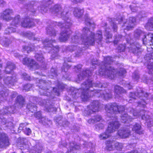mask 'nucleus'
Returning a JSON list of instances; mask_svg holds the SVG:
<instances>
[{"mask_svg": "<svg viewBox=\"0 0 153 153\" xmlns=\"http://www.w3.org/2000/svg\"><path fill=\"white\" fill-rule=\"evenodd\" d=\"M15 107L12 106L10 107H5L0 111V115H4L15 112Z\"/></svg>", "mask_w": 153, "mask_h": 153, "instance_id": "nucleus-25", "label": "nucleus"}, {"mask_svg": "<svg viewBox=\"0 0 153 153\" xmlns=\"http://www.w3.org/2000/svg\"><path fill=\"white\" fill-rule=\"evenodd\" d=\"M99 102L98 101H93L91 105L87 107V110L85 111L86 115H89L99 110Z\"/></svg>", "mask_w": 153, "mask_h": 153, "instance_id": "nucleus-13", "label": "nucleus"}, {"mask_svg": "<svg viewBox=\"0 0 153 153\" xmlns=\"http://www.w3.org/2000/svg\"><path fill=\"white\" fill-rule=\"evenodd\" d=\"M8 137L4 132L0 133V148H3L9 145Z\"/></svg>", "mask_w": 153, "mask_h": 153, "instance_id": "nucleus-18", "label": "nucleus"}, {"mask_svg": "<svg viewBox=\"0 0 153 153\" xmlns=\"http://www.w3.org/2000/svg\"><path fill=\"white\" fill-rule=\"evenodd\" d=\"M32 86V85L30 84L25 85L23 87V90L28 91Z\"/></svg>", "mask_w": 153, "mask_h": 153, "instance_id": "nucleus-58", "label": "nucleus"}, {"mask_svg": "<svg viewBox=\"0 0 153 153\" xmlns=\"http://www.w3.org/2000/svg\"><path fill=\"white\" fill-rule=\"evenodd\" d=\"M104 127V125L103 123H100L95 125V128L97 130L102 129Z\"/></svg>", "mask_w": 153, "mask_h": 153, "instance_id": "nucleus-59", "label": "nucleus"}, {"mask_svg": "<svg viewBox=\"0 0 153 153\" xmlns=\"http://www.w3.org/2000/svg\"><path fill=\"white\" fill-rule=\"evenodd\" d=\"M45 110L48 111H56V108L53 107L52 104H49V103L47 102L45 105Z\"/></svg>", "mask_w": 153, "mask_h": 153, "instance_id": "nucleus-46", "label": "nucleus"}, {"mask_svg": "<svg viewBox=\"0 0 153 153\" xmlns=\"http://www.w3.org/2000/svg\"><path fill=\"white\" fill-rule=\"evenodd\" d=\"M105 35L107 39H109L111 37L112 35L109 33V29H108L107 28H106L105 29Z\"/></svg>", "mask_w": 153, "mask_h": 153, "instance_id": "nucleus-55", "label": "nucleus"}, {"mask_svg": "<svg viewBox=\"0 0 153 153\" xmlns=\"http://www.w3.org/2000/svg\"><path fill=\"white\" fill-rule=\"evenodd\" d=\"M26 36L30 39H32L34 41L37 40V38H35V34L30 32H27L24 34Z\"/></svg>", "mask_w": 153, "mask_h": 153, "instance_id": "nucleus-48", "label": "nucleus"}, {"mask_svg": "<svg viewBox=\"0 0 153 153\" xmlns=\"http://www.w3.org/2000/svg\"><path fill=\"white\" fill-rule=\"evenodd\" d=\"M0 42L1 45L5 47H8L11 43L10 40L6 38L3 39L1 40Z\"/></svg>", "mask_w": 153, "mask_h": 153, "instance_id": "nucleus-50", "label": "nucleus"}, {"mask_svg": "<svg viewBox=\"0 0 153 153\" xmlns=\"http://www.w3.org/2000/svg\"><path fill=\"white\" fill-rule=\"evenodd\" d=\"M57 75V70L55 68H52L51 70L49 76L52 78L54 77H56Z\"/></svg>", "mask_w": 153, "mask_h": 153, "instance_id": "nucleus-51", "label": "nucleus"}, {"mask_svg": "<svg viewBox=\"0 0 153 153\" xmlns=\"http://www.w3.org/2000/svg\"><path fill=\"white\" fill-rule=\"evenodd\" d=\"M82 66V65L81 64H79L75 66L74 68L76 72H78L80 70Z\"/></svg>", "mask_w": 153, "mask_h": 153, "instance_id": "nucleus-61", "label": "nucleus"}, {"mask_svg": "<svg viewBox=\"0 0 153 153\" xmlns=\"http://www.w3.org/2000/svg\"><path fill=\"white\" fill-rule=\"evenodd\" d=\"M92 74V71L86 69L83 70L78 75L76 82H79L84 79H88V80L81 85V87L79 89H77L73 87L70 89L69 93L74 99H76L80 97L83 100L86 101L91 96V94L95 93V91L93 88V87L101 88H105L108 86L107 83H101L100 82L97 81L95 83L92 82V80L89 79Z\"/></svg>", "mask_w": 153, "mask_h": 153, "instance_id": "nucleus-2", "label": "nucleus"}, {"mask_svg": "<svg viewBox=\"0 0 153 153\" xmlns=\"http://www.w3.org/2000/svg\"><path fill=\"white\" fill-rule=\"evenodd\" d=\"M55 42V40L47 38L43 42L45 47L50 50L49 52L51 53V56L52 59L57 58L59 47L57 46H54L52 44L53 43Z\"/></svg>", "mask_w": 153, "mask_h": 153, "instance_id": "nucleus-9", "label": "nucleus"}, {"mask_svg": "<svg viewBox=\"0 0 153 153\" xmlns=\"http://www.w3.org/2000/svg\"><path fill=\"white\" fill-rule=\"evenodd\" d=\"M126 40L127 42L126 44H120L118 47L117 49L119 51L121 52L124 51L126 49L128 48L129 51V48H130V35H126Z\"/></svg>", "mask_w": 153, "mask_h": 153, "instance_id": "nucleus-21", "label": "nucleus"}, {"mask_svg": "<svg viewBox=\"0 0 153 153\" xmlns=\"http://www.w3.org/2000/svg\"><path fill=\"white\" fill-rule=\"evenodd\" d=\"M50 11L55 16L59 17L60 16L64 20V23L54 22L53 24L56 26L57 25L63 30L60 33L59 39L61 42H65L68 39L72 33L69 28L72 23L68 16L70 13H69L67 11V7L62 9V6L59 4L55 5L52 9L50 10Z\"/></svg>", "mask_w": 153, "mask_h": 153, "instance_id": "nucleus-3", "label": "nucleus"}, {"mask_svg": "<svg viewBox=\"0 0 153 153\" xmlns=\"http://www.w3.org/2000/svg\"><path fill=\"white\" fill-rule=\"evenodd\" d=\"M22 63L24 65H27L30 68L34 70L38 69V64L32 59L25 57L23 59Z\"/></svg>", "mask_w": 153, "mask_h": 153, "instance_id": "nucleus-17", "label": "nucleus"}, {"mask_svg": "<svg viewBox=\"0 0 153 153\" xmlns=\"http://www.w3.org/2000/svg\"><path fill=\"white\" fill-rule=\"evenodd\" d=\"M130 8L132 12H136L137 10V7L134 6L132 7L131 5L130 6Z\"/></svg>", "mask_w": 153, "mask_h": 153, "instance_id": "nucleus-64", "label": "nucleus"}, {"mask_svg": "<svg viewBox=\"0 0 153 153\" xmlns=\"http://www.w3.org/2000/svg\"><path fill=\"white\" fill-rule=\"evenodd\" d=\"M115 142L113 140H108L106 143V149L109 151H112L114 149V147L113 145H114Z\"/></svg>", "mask_w": 153, "mask_h": 153, "instance_id": "nucleus-38", "label": "nucleus"}, {"mask_svg": "<svg viewBox=\"0 0 153 153\" xmlns=\"http://www.w3.org/2000/svg\"><path fill=\"white\" fill-rule=\"evenodd\" d=\"M144 33L139 29H137L135 31L134 36L136 38L138 39L139 37L142 36L143 37Z\"/></svg>", "mask_w": 153, "mask_h": 153, "instance_id": "nucleus-49", "label": "nucleus"}, {"mask_svg": "<svg viewBox=\"0 0 153 153\" xmlns=\"http://www.w3.org/2000/svg\"><path fill=\"white\" fill-rule=\"evenodd\" d=\"M71 59L70 58H65L64 59V63L63 64L62 67V72H66L68 69L70 68V66L69 65L67 64V62H71Z\"/></svg>", "mask_w": 153, "mask_h": 153, "instance_id": "nucleus-33", "label": "nucleus"}, {"mask_svg": "<svg viewBox=\"0 0 153 153\" xmlns=\"http://www.w3.org/2000/svg\"><path fill=\"white\" fill-rule=\"evenodd\" d=\"M147 50H150L151 52L146 54L145 57V59L148 62V68L150 70H153V51L152 48L147 47Z\"/></svg>", "mask_w": 153, "mask_h": 153, "instance_id": "nucleus-15", "label": "nucleus"}, {"mask_svg": "<svg viewBox=\"0 0 153 153\" xmlns=\"http://www.w3.org/2000/svg\"><path fill=\"white\" fill-rule=\"evenodd\" d=\"M22 78L25 80H30V76L25 73H22Z\"/></svg>", "mask_w": 153, "mask_h": 153, "instance_id": "nucleus-56", "label": "nucleus"}, {"mask_svg": "<svg viewBox=\"0 0 153 153\" xmlns=\"http://www.w3.org/2000/svg\"><path fill=\"white\" fill-rule=\"evenodd\" d=\"M23 131L27 135H29L31 133V130L29 128H25Z\"/></svg>", "mask_w": 153, "mask_h": 153, "instance_id": "nucleus-63", "label": "nucleus"}, {"mask_svg": "<svg viewBox=\"0 0 153 153\" xmlns=\"http://www.w3.org/2000/svg\"><path fill=\"white\" fill-rule=\"evenodd\" d=\"M117 106H118V107H119V106H122V107H123V108H120V109H119L118 108V109L117 110V114H118V113H122L125 111V108L124 106L121 105H119L117 104Z\"/></svg>", "mask_w": 153, "mask_h": 153, "instance_id": "nucleus-57", "label": "nucleus"}, {"mask_svg": "<svg viewBox=\"0 0 153 153\" xmlns=\"http://www.w3.org/2000/svg\"><path fill=\"white\" fill-rule=\"evenodd\" d=\"M53 0H43L42 3V7H41V10H43V13H45L48 10L47 7L49 5L52 4Z\"/></svg>", "mask_w": 153, "mask_h": 153, "instance_id": "nucleus-26", "label": "nucleus"}, {"mask_svg": "<svg viewBox=\"0 0 153 153\" xmlns=\"http://www.w3.org/2000/svg\"><path fill=\"white\" fill-rule=\"evenodd\" d=\"M123 147V144L122 143L118 142H115L114 147H115L117 150H121Z\"/></svg>", "mask_w": 153, "mask_h": 153, "instance_id": "nucleus-53", "label": "nucleus"}, {"mask_svg": "<svg viewBox=\"0 0 153 153\" xmlns=\"http://www.w3.org/2000/svg\"><path fill=\"white\" fill-rule=\"evenodd\" d=\"M132 130L135 133L139 134H143V131L139 123H136L134 124L132 128Z\"/></svg>", "mask_w": 153, "mask_h": 153, "instance_id": "nucleus-34", "label": "nucleus"}, {"mask_svg": "<svg viewBox=\"0 0 153 153\" xmlns=\"http://www.w3.org/2000/svg\"><path fill=\"white\" fill-rule=\"evenodd\" d=\"M113 61L112 57L108 56L105 58L104 62L100 64V68L96 74L110 79H114L116 75L119 76H123L126 73L124 68H120L119 69L115 70L111 67V64Z\"/></svg>", "mask_w": 153, "mask_h": 153, "instance_id": "nucleus-4", "label": "nucleus"}, {"mask_svg": "<svg viewBox=\"0 0 153 153\" xmlns=\"http://www.w3.org/2000/svg\"><path fill=\"white\" fill-rule=\"evenodd\" d=\"M85 23L87 26H89L90 28L91 27L93 28L95 27V25L94 22L91 19H90L89 17H87L85 20Z\"/></svg>", "mask_w": 153, "mask_h": 153, "instance_id": "nucleus-45", "label": "nucleus"}, {"mask_svg": "<svg viewBox=\"0 0 153 153\" xmlns=\"http://www.w3.org/2000/svg\"><path fill=\"white\" fill-rule=\"evenodd\" d=\"M8 90L4 88H0V101L5 100L8 95Z\"/></svg>", "mask_w": 153, "mask_h": 153, "instance_id": "nucleus-29", "label": "nucleus"}, {"mask_svg": "<svg viewBox=\"0 0 153 153\" xmlns=\"http://www.w3.org/2000/svg\"><path fill=\"white\" fill-rule=\"evenodd\" d=\"M117 21L120 23L123 22V25L122 26L123 29L129 30L133 27L136 23V19L134 17H130L125 22L124 18L119 16Z\"/></svg>", "mask_w": 153, "mask_h": 153, "instance_id": "nucleus-10", "label": "nucleus"}, {"mask_svg": "<svg viewBox=\"0 0 153 153\" xmlns=\"http://www.w3.org/2000/svg\"><path fill=\"white\" fill-rule=\"evenodd\" d=\"M145 27L147 30H153V18H151L149 19L148 22L145 25Z\"/></svg>", "mask_w": 153, "mask_h": 153, "instance_id": "nucleus-39", "label": "nucleus"}, {"mask_svg": "<svg viewBox=\"0 0 153 153\" xmlns=\"http://www.w3.org/2000/svg\"><path fill=\"white\" fill-rule=\"evenodd\" d=\"M51 82H46L45 81L43 80H39V84H42V85H39V91L41 95H45L47 96H49L51 95L53 93H54L55 95L59 96V95L60 91L61 90L65 88L64 85L58 81H56V85L58 88H54L51 87H47L50 85Z\"/></svg>", "mask_w": 153, "mask_h": 153, "instance_id": "nucleus-6", "label": "nucleus"}, {"mask_svg": "<svg viewBox=\"0 0 153 153\" xmlns=\"http://www.w3.org/2000/svg\"><path fill=\"white\" fill-rule=\"evenodd\" d=\"M114 91L117 97H120V94L126 92L125 90L123 88L117 85L115 86Z\"/></svg>", "mask_w": 153, "mask_h": 153, "instance_id": "nucleus-32", "label": "nucleus"}, {"mask_svg": "<svg viewBox=\"0 0 153 153\" xmlns=\"http://www.w3.org/2000/svg\"><path fill=\"white\" fill-rule=\"evenodd\" d=\"M80 148V146L76 144L75 143H71L69 144V149L70 150H68L66 153H75L74 150H78ZM77 152H76V153H78Z\"/></svg>", "mask_w": 153, "mask_h": 153, "instance_id": "nucleus-28", "label": "nucleus"}, {"mask_svg": "<svg viewBox=\"0 0 153 153\" xmlns=\"http://www.w3.org/2000/svg\"><path fill=\"white\" fill-rule=\"evenodd\" d=\"M132 77L135 83H137L138 82H143L148 84L149 83L152 84L153 82V80H152L151 79L150 80L148 79L146 75L143 76L141 79L140 77L139 73L137 71H135L132 74Z\"/></svg>", "mask_w": 153, "mask_h": 153, "instance_id": "nucleus-14", "label": "nucleus"}, {"mask_svg": "<svg viewBox=\"0 0 153 153\" xmlns=\"http://www.w3.org/2000/svg\"><path fill=\"white\" fill-rule=\"evenodd\" d=\"M0 122H1L2 124L5 125L7 127H11L13 126V118H9L7 120L3 115H0Z\"/></svg>", "mask_w": 153, "mask_h": 153, "instance_id": "nucleus-23", "label": "nucleus"}, {"mask_svg": "<svg viewBox=\"0 0 153 153\" xmlns=\"http://www.w3.org/2000/svg\"><path fill=\"white\" fill-rule=\"evenodd\" d=\"M21 25L24 27L30 28L32 26V24L29 19L26 18L22 22Z\"/></svg>", "mask_w": 153, "mask_h": 153, "instance_id": "nucleus-40", "label": "nucleus"}, {"mask_svg": "<svg viewBox=\"0 0 153 153\" xmlns=\"http://www.w3.org/2000/svg\"><path fill=\"white\" fill-rule=\"evenodd\" d=\"M116 24L117 23L115 22V23L113 22L112 23V25L113 26L112 28L114 32H117V26Z\"/></svg>", "mask_w": 153, "mask_h": 153, "instance_id": "nucleus-62", "label": "nucleus"}, {"mask_svg": "<svg viewBox=\"0 0 153 153\" xmlns=\"http://www.w3.org/2000/svg\"><path fill=\"white\" fill-rule=\"evenodd\" d=\"M46 32L48 34L51 36H55L56 31L51 26L48 27L46 29Z\"/></svg>", "mask_w": 153, "mask_h": 153, "instance_id": "nucleus-44", "label": "nucleus"}, {"mask_svg": "<svg viewBox=\"0 0 153 153\" xmlns=\"http://www.w3.org/2000/svg\"><path fill=\"white\" fill-rule=\"evenodd\" d=\"M3 78V81L4 84L7 85H13V83L17 81L16 78L14 75H13L12 76H4L3 77V76L1 74V71L0 70V87H2L3 85L1 82V79Z\"/></svg>", "mask_w": 153, "mask_h": 153, "instance_id": "nucleus-12", "label": "nucleus"}, {"mask_svg": "<svg viewBox=\"0 0 153 153\" xmlns=\"http://www.w3.org/2000/svg\"><path fill=\"white\" fill-rule=\"evenodd\" d=\"M130 48H129V51L132 52L134 53H136L139 52L141 46L137 42L133 43L132 42V40L131 38H129Z\"/></svg>", "mask_w": 153, "mask_h": 153, "instance_id": "nucleus-20", "label": "nucleus"}, {"mask_svg": "<svg viewBox=\"0 0 153 153\" xmlns=\"http://www.w3.org/2000/svg\"><path fill=\"white\" fill-rule=\"evenodd\" d=\"M143 44L145 45H151L153 44V33H149L146 36L145 34L142 38Z\"/></svg>", "mask_w": 153, "mask_h": 153, "instance_id": "nucleus-19", "label": "nucleus"}, {"mask_svg": "<svg viewBox=\"0 0 153 153\" xmlns=\"http://www.w3.org/2000/svg\"><path fill=\"white\" fill-rule=\"evenodd\" d=\"M118 135L121 138H125L128 137L130 134L129 129L128 128H123L119 130L117 132Z\"/></svg>", "mask_w": 153, "mask_h": 153, "instance_id": "nucleus-24", "label": "nucleus"}, {"mask_svg": "<svg viewBox=\"0 0 153 153\" xmlns=\"http://www.w3.org/2000/svg\"><path fill=\"white\" fill-rule=\"evenodd\" d=\"M121 121L123 123H128L132 121V118L126 113L122 114L121 116Z\"/></svg>", "mask_w": 153, "mask_h": 153, "instance_id": "nucleus-30", "label": "nucleus"}, {"mask_svg": "<svg viewBox=\"0 0 153 153\" xmlns=\"http://www.w3.org/2000/svg\"><path fill=\"white\" fill-rule=\"evenodd\" d=\"M20 22V16L18 15L15 17L13 19L11 24V25L12 26L16 27L19 25Z\"/></svg>", "mask_w": 153, "mask_h": 153, "instance_id": "nucleus-43", "label": "nucleus"}, {"mask_svg": "<svg viewBox=\"0 0 153 153\" xmlns=\"http://www.w3.org/2000/svg\"><path fill=\"white\" fill-rule=\"evenodd\" d=\"M102 120V117L99 115H94L91 118L89 119L88 123L90 124H93Z\"/></svg>", "mask_w": 153, "mask_h": 153, "instance_id": "nucleus-31", "label": "nucleus"}, {"mask_svg": "<svg viewBox=\"0 0 153 153\" xmlns=\"http://www.w3.org/2000/svg\"><path fill=\"white\" fill-rule=\"evenodd\" d=\"M130 98L128 100L127 99V101L129 103H132V100H135L137 97L139 98L141 100V101H139L138 104V107H142L145 108L146 104V102L145 101L146 99H149L153 98V97L150 94H148L146 92H145L143 88H141L138 87L137 88L136 91L134 92H131L129 95Z\"/></svg>", "mask_w": 153, "mask_h": 153, "instance_id": "nucleus-7", "label": "nucleus"}, {"mask_svg": "<svg viewBox=\"0 0 153 153\" xmlns=\"http://www.w3.org/2000/svg\"><path fill=\"white\" fill-rule=\"evenodd\" d=\"M27 125L28 124L26 123H22L20 124L19 128L18 131L20 132L22 130L23 131L25 130V128H27L26 127H25V126Z\"/></svg>", "mask_w": 153, "mask_h": 153, "instance_id": "nucleus-54", "label": "nucleus"}, {"mask_svg": "<svg viewBox=\"0 0 153 153\" xmlns=\"http://www.w3.org/2000/svg\"><path fill=\"white\" fill-rule=\"evenodd\" d=\"M13 12V11L12 10L9 9H6L1 14V17L4 20L9 21L12 19L11 16Z\"/></svg>", "mask_w": 153, "mask_h": 153, "instance_id": "nucleus-22", "label": "nucleus"}, {"mask_svg": "<svg viewBox=\"0 0 153 153\" xmlns=\"http://www.w3.org/2000/svg\"><path fill=\"white\" fill-rule=\"evenodd\" d=\"M39 67L40 68L43 69H45L46 68V64L44 62V58L42 54L39 55Z\"/></svg>", "mask_w": 153, "mask_h": 153, "instance_id": "nucleus-41", "label": "nucleus"}, {"mask_svg": "<svg viewBox=\"0 0 153 153\" xmlns=\"http://www.w3.org/2000/svg\"><path fill=\"white\" fill-rule=\"evenodd\" d=\"M27 141L26 138H21L19 140L17 144V147L19 149H20L22 153L26 152L29 148V146L27 144Z\"/></svg>", "mask_w": 153, "mask_h": 153, "instance_id": "nucleus-16", "label": "nucleus"}, {"mask_svg": "<svg viewBox=\"0 0 153 153\" xmlns=\"http://www.w3.org/2000/svg\"><path fill=\"white\" fill-rule=\"evenodd\" d=\"M16 30L15 28L10 27L6 29L4 31V33L6 34H9L11 33L16 32Z\"/></svg>", "mask_w": 153, "mask_h": 153, "instance_id": "nucleus-52", "label": "nucleus"}, {"mask_svg": "<svg viewBox=\"0 0 153 153\" xmlns=\"http://www.w3.org/2000/svg\"><path fill=\"white\" fill-rule=\"evenodd\" d=\"M36 49H37L34 45H29V46H24L23 47V51H26L27 53L33 51H36Z\"/></svg>", "mask_w": 153, "mask_h": 153, "instance_id": "nucleus-37", "label": "nucleus"}, {"mask_svg": "<svg viewBox=\"0 0 153 153\" xmlns=\"http://www.w3.org/2000/svg\"><path fill=\"white\" fill-rule=\"evenodd\" d=\"M121 37V35H118L117 36H116L114 41V43L115 44H117V42L120 40Z\"/></svg>", "mask_w": 153, "mask_h": 153, "instance_id": "nucleus-60", "label": "nucleus"}, {"mask_svg": "<svg viewBox=\"0 0 153 153\" xmlns=\"http://www.w3.org/2000/svg\"><path fill=\"white\" fill-rule=\"evenodd\" d=\"M27 108L31 112L34 113L36 117H38V113L37 112V107L35 104L32 102L28 103L27 105Z\"/></svg>", "mask_w": 153, "mask_h": 153, "instance_id": "nucleus-27", "label": "nucleus"}, {"mask_svg": "<svg viewBox=\"0 0 153 153\" xmlns=\"http://www.w3.org/2000/svg\"><path fill=\"white\" fill-rule=\"evenodd\" d=\"M15 65L13 63L8 62L7 64V66L5 68V72L7 74H9L15 68Z\"/></svg>", "mask_w": 153, "mask_h": 153, "instance_id": "nucleus-36", "label": "nucleus"}, {"mask_svg": "<svg viewBox=\"0 0 153 153\" xmlns=\"http://www.w3.org/2000/svg\"><path fill=\"white\" fill-rule=\"evenodd\" d=\"M95 93L91 94V96H96L97 97H101L105 100H108L112 97V92L108 89L105 91L101 90H95Z\"/></svg>", "mask_w": 153, "mask_h": 153, "instance_id": "nucleus-11", "label": "nucleus"}, {"mask_svg": "<svg viewBox=\"0 0 153 153\" xmlns=\"http://www.w3.org/2000/svg\"><path fill=\"white\" fill-rule=\"evenodd\" d=\"M128 112L132 113L134 118L141 116L142 120H145L146 121V125L148 127H151L152 126L153 122L151 120L149 115H146L147 112L142 109L140 110V112H137L136 110L131 107H129L127 109Z\"/></svg>", "mask_w": 153, "mask_h": 153, "instance_id": "nucleus-8", "label": "nucleus"}, {"mask_svg": "<svg viewBox=\"0 0 153 153\" xmlns=\"http://www.w3.org/2000/svg\"><path fill=\"white\" fill-rule=\"evenodd\" d=\"M16 103H17L20 106H22L24 104L25 101L24 99L21 95L18 96L16 99Z\"/></svg>", "mask_w": 153, "mask_h": 153, "instance_id": "nucleus-47", "label": "nucleus"}, {"mask_svg": "<svg viewBox=\"0 0 153 153\" xmlns=\"http://www.w3.org/2000/svg\"><path fill=\"white\" fill-rule=\"evenodd\" d=\"M102 37L101 31H98L95 35L94 33L86 27H84L82 30V33L78 31H75V35L71 38V42L74 44L68 46L66 48L67 50L72 52L76 49L78 51L75 53L76 57H79L82 54V51L84 50L82 47L86 49L90 45H93L96 41L99 44L100 43Z\"/></svg>", "mask_w": 153, "mask_h": 153, "instance_id": "nucleus-1", "label": "nucleus"}, {"mask_svg": "<svg viewBox=\"0 0 153 153\" xmlns=\"http://www.w3.org/2000/svg\"><path fill=\"white\" fill-rule=\"evenodd\" d=\"M105 109L108 113L112 115L111 117L112 121L110 122L105 132L100 134L99 137L100 140H104L108 138L109 134L114 132L120 126V124L118 122L117 117L115 114H117V109L118 108H123L122 106H117V104L116 103H109L105 106Z\"/></svg>", "mask_w": 153, "mask_h": 153, "instance_id": "nucleus-5", "label": "nucleus"}, {"mask_svg": "<svg viewBox=\"0 0 153 153\" xmlns=\"http://www.w3.org/2000/svg\"><path fill=\"white\" fill-rule=\"evenodd\" d=\"M41 122L44 125L46 126L49 123H51V121L48 120L45 117H42L41 115L39 113V122Z\"/></svg>", "mask_w": 153, "mask_h": 153, "instance_id": "nucleus-42", "label": "nucleus"}, {"mask_svg": "<svg viewBox=\"0 0 153 153\" xmlns=\"http://www.w3.org/2000/svg\"><path fill=\"white\" fill-rule=\"evenodd\" d=\"M84 13L83 9H81L78 7H75L74 9L73 14L77 18L81 17Z\"/></svg>", "mask_w": 153, "mask_h": 153, "instance_id": "nucleus-35", "label": "nucleus"}]
</instances>
